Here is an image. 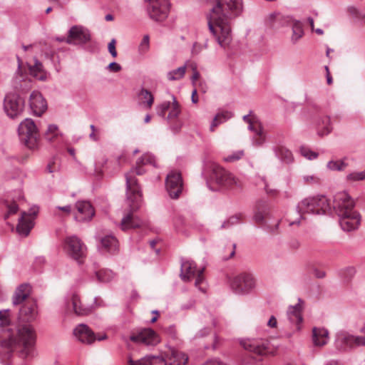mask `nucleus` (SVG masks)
Returning a JSON list of instances; mask_svg holds the SVG:
<instances>
[{
  "label": "nucleus",
  "mask_w": 365,
  "mask_h": 365,
  "mask_svg": "<svg viewBox=\"0 0 365 365\" xmlns=\"http://www.w3.org/2000/svg\"><path fill=\"white\" fill-rule=\"evenodd\" d=\"M213 6L208 18V27L220 47L226 48L232 41V24L242 10V0H207Z\"/></svg>",
  "instance_id": "nucleus-1"
},
{
  "label": "nucleus",
  "mask_w": 365,
  "mask_h": 365,
  "mask_svg": "<svg viewBox=\"0 0 365 365\" xmlns=\"http://www.w3.org/2000/svg\"><path fill=\"white\" fill-rule=\"evenodd\" d=\"M148 164L157 167L155 157L150 153L142 155L136 162L137 166L125 174L127 208L125 210V214L120 222L123 230L140 227L143 225V221L134 215V212L141 207L143 203L141 191L135 175L144 174L145 170L141 166Z\"/></svg>",
  "instance_id": "nucleus-2"
},
{
  "label": "nucleus",
  "mask_w": 365,
  "mask_h": 365,
  "mask_svg": "<svg viewBox=\"0 0 365 365\" xmlns=\"http://www.w3.org/2000/svg\"><path fill=\"white\" fill-rule=\"evenodd\" d=\"M36 336L31 325L19 324L16 332L0 342V361L9 364L14 352L22 359L34 356Z\"/></svg>",
  "instance_id": "nucleus-3"
},
{
  "label": "nucleus",
  "mask_w": 365,
  "mask_h": 365,
  "mask_svg": "<svg viewBox=\"0 0 365 365\" xmlns=\"http://www.w3.org/2000/svg\"><path fill=\"white\" fill-rule=\"evenodd\" d=\"M333 211L339 217V224L341 229L346 232L355 230L359 227L361 217L354 210V201L346 192L336 193L331 203V213Z\"/></svg>",
  "instance_id": "nucleus-4"
},
{
  "label": "nucleus",
  "mask_w": 365,
  "mask_h": 365,
  "mask_svg": "<svg viewBox=\"0 0 365 365\" xmlns=\"http://www.w3.org/2000/svg\"><path fill=\"white\" fill-rule=\"evenodd\" d=\"M30 293V285L24 283L17 287L12 297L14 306L23 304L18 316V319L22 322H33L38 315L36 302L29 298Z\"/></svg>",
  "instance_id": "nucleus-5"
},
{
  "label": "nucleus",
  "mask_w": 365,
  "mask_h": 365,
  "mask_svg": "<svg viewBox=\"0 0 365 365\" xmlns=\"http://www.w3.org/2000/svg\"><path fill=\"white\" fill-rule=\"evenodd\" d=\"M153 359H158L164 365H189L187 354L175 349H170L164 355L150 354L138 360H133L131 357H129L127 365H152Z\"/></svg>",
  "instance_id": "nucleus-6"
},
{
  "label": "nucleus",
  "mask_w": 365,
  "mask_h": 365,
  "mask_svg": "<svg viewBox=\"0 0 365 365\" xmlns=\"http://www.w3.org/2000/svg\"><path fill=\"white\" fill-rule=\"evenodd\" d=\"M205 171L209 175L207 185L211 190H217L211 187V183H215L220 187L230 188L233 186L240 187L241 183L231 173L221 168L215 162H209L205 165Z\"/></svg>",
  "instance_id": "nucleus-7"
},
{
  "label": "nucleus",
  "mask_w": 365,
  "mask_h": 365,
  "mask_svg": "<svg viewBox=\"0 0 365 365\" xmlns=\"http://www.w3.org/2000/svg\"><path fill=\"white\" fill-rule=\"evenodd\" d=\"M180 277L184 282H190L195 279V286L202 292H206L204 282V267H197L195 262L189 259L182 258Z\"/></svg>",
  "instance_id": "nucleus-8"
},
{
  "label": "nucleus",
  "mask_w": 365,
  "mask_h": 365,
  "mask_svg": "<svg viewBox=\"0 0 365 365\" xmlns=\"http://www.w3.org/2000/svg\"><path fill=\"white\" fill-rule=\"evenodd\" d=\"M18 133L21 141L27 148L31 150L37 148L39 135L32 119L26 118L22 121L18 128Z\"/></svg>",
  "instance_id": "nucleus-9"
},
{
  "label": "nucleus",
  "mask_w": 365,
  "mask_h": 365,
  "mask_svg": "<svg viewBox=\"0 0 365 365\" xmlns=\"http://www.w3.org/2000/svg\"><path fill=\"white\" fill-rule=\"evenodd\" d=\"M230 286L235 294L245 295L249 294L255 287V280L252 274L242 272L230 280Z\"/></svg>",
  "instance_id": "nucleus-10"
},
{
  "label": "nucleus",
  "mask_w": 365,
  "mask_h": 365,
  "mask_svg": "<svg viewBox=\"0 0 365 365\" xmlns=\"http://www.w3.org/2000/svg\"><path fill=\"white\" fill-rule=\"evenodd\" d=\"M335 346L340 351L363 346H365V336H354L346 331H340L336 335Z\"/></svg>",
  "instance_id": "nucleus-11"
},
{
  "label": "nucleus",
  "mask_w": 365,
  "mask_h": 365,
  "mask_svg": "<svg viewBox=\"0 0 365 365\" xmlns=\"http://www.w3.org/2000/svg\"><path fill=\"white\" fill-rule=\"evenodd\" d=\"M64 250L68 255L79 264L83 262L86 248L79 238L76 236L66 237L64 241Z\"/></svg>",
  "instance_id": "nucleus-12"
},
{
  "label": "nucleus",
  "mask_w": 365,
  "mask_h": 365,
  "mask_svg": "<svg viewBox=\"0 0 365 365\" xmlns=\"http://www.w3.org/2000/svg\"><path fill=\"white\" fill-rule=\"evenodd\" d=\"M149 3L148 13L150 19L155 21H163L170 11L169 0H145Z\"/></svg>",
  "instance_id": "nucleus-13"
},
{
  "label": "nucleus",
  "mask_w": 365,
  "mask_h": 365,
  "mask_svg": "<svg viewBox=\"0 0 365 365\" xmlns=\"http://www.w3.org/2000/svg\"><path fill=\"white\" fill-rule=\"evenodd\" d=\"M24 100L16 93L7 94L4 101V109L11 118H17L24 110Z\"/></svg>",
  "instance_id": "nucleus-14"
},
{
  "label": "nucleus",
  "mask_w": 365,
  "mask_h": 365,
  "mask_svg": "<svg viewBox=\"0 0 365 365\" xmlns=\"http://www.w3.org/2000/svg\"><path fill=\"white\" fill-rule=\"evenodd\" d=\"M38 212L37 207H31L28 212H22L16 226V232L19 235L26 237L34 226V218Z\"/></svg>",
  "instance_id": "nucleus-15"
},
{
  "label": "nucleus",
  "mask_w": 365,
  "mask_h": 365,
  "mask_svg": "<svg viewBox=\"0 0 365 365\" xmlns=\"http://www.w3.org/2000/svg\"><path fill=\"white\" fill-rule=\"evenodd\" d=\"M165 187L172 198H178L182 190L181 173L176 170L170 171L165 179Z\"/></svg>",
  "instance_id": "nucleus-16"
},
{
  "label": "nucleus",
  "mask_w": 365,
  "mask_h": 365,
  "mask_svg": "<svg viewBox=\"0 0 365 365\" xmlns=\"http://www.w3.org/2000/svg\"><path fill=\"white\" fill-rule=\"evenodd\" d=\"M130 340L147 346H155L160 342V337L152 329H143L133 333Z\"/></svg>",
  "instance_id": "nucleus-17"
},
{
  "label": "nucleus",
  "mask_w": 365,
  "mask_h": 365,
  "mask_svg": "<svg viewBox=\"0 0 365 365\" xmlns=\"http://www.w3.org/2000/svg\"><path fill=\"white\" fill-rule=\"evenodd\" d=\"M89 31L81 26H73L68 32L66 43L68 44H83L90 40Z\"/></svg>",
  "instance_id": "nucleus-18"
},
{
  "label": "nucleus",
  "mask_w": 365,
  "mask_h": 365,
  "mask_svg": "<svg viewBox=\"0 0 365 365\" xmlns=\"http://www.w3.org/2000/svg\"><path fill=\"white\" fill-rule=\"evenodd\" d=\"M97 249L102 254L116 255L119 252L118 240L113 235H106L99 239Z\"/></svg>",
  "instance_id": "nucleus-19"
},
{
  "label": "nucleus",
  "mask_w": 365,
  "mask_h": 365,
  "mask_svg": "<svg viewBox=\"0 0 365 365\" xmlns=\"http://www.w3.org/2000/svg\"><path fill=\"white\" fill-rule=\"evenodd\" d=\"M317 202V201L313 198V196L307 197L300 201L297 205V211L299 215V217L294 221L289 220V225H299L303 214L307 213L315 215L316 210L314 205Z\"/></svg>",
  "instance_id": "nucleus-20"
},
{
  "label": "nucleus",
  "mask_w": 365,
  "mask_h": 365,
  "mask_svg": "<svg viewBox=\"0 0 365 365\" xmlns=\"http://www.w3.org/2000/svg\"><path fill=\"white\" fill-rule=\"evenodd\" d=\"M29 105L33 113L37 116H41L47 110L46 101L38 91H34L31 93Z\"/></svg>",
  "instance_id": "nucleus-21"
},
{
  "label": "nucleus",
  "mask_w": 365,
  "mask_h": 365,
  "mask_svg": "<svg viewBox=\"0 0 365 365\" xmlns=\"http://www.w3.org/2000/svg\"><path fill=\"white\" fill-rule=\"evenodd\" d=\"M173 102H171V107L169 109V113L166 118V120L170 124V129L177 133L180 130L182 126L181 123L178 120V116L180 113V107L176 98L173 96Z\"/></svg>",
  "instance_id": "nucleus-22"
},
{
  "label": "nucleus",
  "mask_w": 365,
  "mask_h": 365,
  "mask_svg": "<svg viewBox=\"0 0 365 365\" xmlns=\"http://www.w3.org/2000/svg\"><path fill=\"white\" fill-rule=\"evenodd\" d=\"M292 17L285 16L279 13H271L265 19V24L272 30H278L282 27L288 26Z\"/></svg>",
  "instance_id": "nucleus-23"
},
{
  "label": "nucleus",
  "mask_w": 365,
  "mask_h": 365,
  "mask_svg": "<svg viewBox=\"0 0 365 365\" xmlns=\"http://www.w3.org/2000/svg\"><path fill=\"white\" fill-rule=\"evenodd\" d=\"M77 212L75 220L80 222H88L91 220V202L88 200H79L76 203Z\"/></svg>",
  "instance_id": "nucleus-24"
},
{
  "label": "nucleus",
  "mask_w": 365,
  "mask_h": 365,
  "mask_svg": "<svg viewBox=\"0 0 365 365\" xmlns=\"http://www.w3.org/2000/svg\"><path fill=\"white\" fill-rule=\"evenodd\" d=\"M66 309L78 316L87 315L90 312V309L82 304L79 297L76 294H72L66 301Z\"/></svg>",
  "instance_id": "nucleus-25"
},
{
  "label": "nucleus",
  "mask_w": 365,
  "mask_h": 365,
  "mask_svg": "<svg viewBox=\"0 0 365 365\" xmlns=\"http://www.w3.org/2000/svg\"><path fill=\"white\" fill-rule=\"evenodd\" d=\"M302 299H299V303L294 306H290L287 310V318L289 322L296 325V329L299 331L301 329V324L303 318L302 314V307L301 303Z\"/></svg>",
  "instance_id": "nucleus-26"
},
{
  "label": "nucleus",
  "mask_w": 365,
  "mask_h": 365,
  "mask_svg": "<svg viewBox=\"0 0 365 365\" xmlns=\"http://www.w3.org/2000/svg\"><path fill=\"white\" fill-rule=\"evenodd\" d=\"M269 206L265 201H259L256 204L253 219L259 225H264L269 215Z\"/></svg>",
  "instance_id": "nucleus-27"
},
{
  "label": "nucleus",
  "mask_w": 365,
  "mask_h": 365,
  "mask_svg": "<svg viewBox=\"0 0 365 365\" xmlns=\"http://www.w3.org/2000/svg\"><path fill=\"white\" fill-rule=\"evenodd\" d=\"M14 88L21 93H26L32 88V81L26 75L17 73L12 80Z\"/></svg>",
  "instance_id": "nucleus-28"
},
{
  "label": "nucleus",
  "mask_w": 365,
  "mask_h": 365,
  "mask_svg": "<svg viewBox=\"0 0 365 365\" xmlns=\"http://www.w3.org/2000/svg\"><path fill=\"white\" fill-rule=\"evenodd\" d=\"M288 26H290L292 29L289 41L292 45H296L304 36L302 24L300 21L292 18Z\"/></svg>",
  "instance_id": "nucleus-29"
},
{
  "label": "nucleus",
  "mask_w": 365,
  "mask_h": 365,
  "mask_svg": "<svg viewBox=\"0 0 365 365\" xmlns=\"http://www.w3.org/2000/svg\"><path fill=\"white\" fill-rule=\"evenodd\" d=\"M313 198L317 201L314 205L315 215L331 214V202L330 200L324 195L313 196Z\"/></svg>",
  "instance_id": "nucleus-30"
},
{
  "label": "nucleus",
  "mask_w": 365,
  "mask_h": 365,
  "mask_svg": "<svg viewBox=\"0 0 365 365\" xmlns=\"http://www.w3.org/2000/svg\"><path fill=\"white\" fill-rule=\"evenodd\" d=\"M73 334L80 342L86 344H91V329L88 325L78 324L73 329Z\"/></svg>",
  "instance_id": "nucleus-31"
},
{
  "label": "nucleus",
  "mask_w": 365,
  "mask_h": 365,
  "mask_svg": "<svg viewBox=\"0 0 365 365\" xmlns=\"http://www.w3.org/2000/svg\"><path fill=\"white\" fill-rule=\"evenodd\" d=\"M312 341L316 346H324L329 341V331L322 327L312 329Z\"/></svg>",
  "instance_id": "nucleus-32"
},
{
  "label": "nucleus",
  "mask_w": 365,
  "mask_h": 365,
  "mask_svg": "<svg viewBox=\"0 0 365 365\" xmlns=\"http://www.w3.org/2000/svg\"><path fill=\"white\" fill-rule=\"evenodd\" d=\"M252 132L254 133L251 138L252 145L254 147H262L267 140L266 133L264 132L262 124L257 125L252 130Z\"/></svg>",
  "instance_id": "nucleus-33"
},
{
  "label": "nucleus",
  "mask_w": 365,
  "mask_h": 365,
  "mask_svg": "<svg viewBox=\"0 0 365 365\" xmlns=\"http://www.w3.org/2000/svg\"><path fill=\"white\" fill-rule=\"evenodd\" d=\"M139 104L145 108H150L154 102L153 94L147 89L142 88L138 94Z\"/></svg>",
  "instance_id": "nucleus-34"
},
{
  "label": "nucleus",
  "mask_w": 365,
  "mask_h": 365,
  "mask_svg": "<svg viewBox=\"0 0 365 365\" xmlns=\"http://www.w3.org/2000/svg\"><path fill=\"white\" fill-rule=\"evenodd\" d=\"M29 71L31 76L41 81H45L47 79V74L43 70V64L37 59L35 60L34 65L30 66Z\"/></svg>",
  "instance_id": "nucleus-35"
},
{
  "label": "nucleus",
  "mask_w": 365,
  "mask_h": 365,
  "mask_svg": "<svg viewBox=\"0 0 365 365\" xmlns=\"http://www.w3.org/2000/svg\"><path fill=\"white\" fill-rule=\"evenodd\" d=\"M317 134L319 136L327 135L331 133L332 127L330 118L328 116L321 118L317 125Z\"/></svg>",
  "instance_id": "nucleus-36"
},
{
  "label": "nucleus",
  "mask_w": 365,
  "mask_h": 365,
  "mask_svg": "<svg viewBox=\"0 0 365 365\" xmlns=\"http://www.w3.org/2000/svg\"><path fill=\"white\" fill-rule=\"evenodd\" d=\"M275 156L281 161L286 163L292 162L293 157L292 152L282 145H277L273 148Z\"/></svg>",
  "instance_id": "nucleus-37"
},
{
  "label": "nucleus",
  "mask_w": 365,
  "mask_h": 365,
  "mask_svg": "<svg viewBox=\"0 0 365 365\" xmlns=\"http://www.w3.org/2000/svg\"><path fill=\"white\" fill-rule=\"evenodd\" d=\"M233 116V114L230 111H224L222 113H217L215 118H213L210 126V130L211 132H214L215 130V128L220 125L221 123L227 121L230 118H231Z\"/></svg>",
  "instance_id": "nucleus-38"
},
{
  "label": "nucleus",
  "mask_w": 365,
  "mask_h": 365,
  "mask_svg": "<svg viewBox=\"0 0 365 365\" xmlns=\"http://www.w3.org/2000/svg\"><path fill=\"white\" fill-rule=\"evenodd\" d=\"M244 348L250 351L262 354L266 349L264 343L259 342L255 340H247L242 343Z\"/></svg>",
  "instance_id": "nucleus-39"
},
{
  "label": "nucleus",
  "mask_w": 365,
  "mask_h": 365,
  "mask_svg": "<svg viewBox=\"0 0 365 365\" xmlns=\"http://www.w3.org/2000/svg\"><path fill=\"white\" fill-rule=\"evenodd\" d=\"M95 275L99 282L106 283L113 280L115 274L108 269H101L95 272Z\"/></svg>",
  "instance_id": "nucleus-40"
},
{
  "label": "nucleus",
  "mask_w": 365,
  "mask_h": 365,
  "mask_svg": "<svg viewBox=\"0 0 365 365\" xmlns=\"http://www.w3.org/2000/svg\"><path fill=\"white\" fill-rule=\"evenodd\" d=\"M186 68V64H185L176 69L168 71L166 74L167 79L170 81H179L182 79L185 76Z\"/></svg>",
  "instance_id": "nucleus-41"
},
{
  "label": "nucleus",
  "mask_w": 365,
  "mask_h": 365,
  "mask_svg": "<svg viewBox=\"0 0 365 365\" xmlns=\"http://www.w3.org/2000/svg\"><path fill=\"white\" fill-rule=\"evenodd\" d=\"M348 166L344 160H330L327 164V169L332 171H343Z\"/></svg>",
  "instance_id": "nucleus-42"
},
{
  "label": "nucleus",
  "mask_w": 365,
  "mask_h": 365,
  "mask_svg": "<svg viewBox=\"0 0 365 365\" xmlns=\"http://www.w3.org/2000/svg\"><path fill=\"white\" fill-rule=\"evenodd\" d=\"M243 120L248 123V129L250 131L254 130L257 125H261V123L259 121L257 117L255 115H252V111H250L248 115L243 116Z\"/></svg>",
  "instance_id": "nucleus-43"
},
{
  "label": "nucleus",
  "mask_w": 365,
  "mask_h": 365,
  "mask_svg": "<svg viewBox=\"0 0 365 365\" xmlns=\"http://www.w3.org/2000/svg\"><path fill=\"white\" fill-rule=\"evenodd\" d=\"M347 11L349 14L357 21L361 22V24H365V12L360 11L356 7L354 6H350L347 8Z\"/></svg>",
  "instance_id": "nucleus-44"
},
{
  "label": "nucleus",
  "mask_w": 365,
  "mask_h": 365,
  "mask_svg": "<svg viewBox=\"0 0 365 365\" xmlns=\"http://www.w3.org/2000/svg\"><path fill=\"white\" fill-rule=\"evenodd\" d=\"M150 50V36L148 34L143 36L140 43L138 46V52L140 54L143 55L148 52Z\"/></svg>",
  "instance_id": "nucleus-45"
},
{
  "label": "nucleus",
  "mask_w": 365,
  "mask_h": 365,
  "mask_svg": "<svg viewBox=\"0 0 365 365\" xmlns=\"http://www.w3.org/2000/svg\"><path fill=\"white\" fill-rule=\"evenodd\" d=\"M58 135V128L55 124H51L48 126L47 130L45 133V138L48 141H52Z\"/></svg>",
  "instance_id": "nucleus-46"
},
{
  "label": "nucleus",
  "mask_w": 365,
  "mask_h": 365,
  "mask_svg": "<svg viewBox=\"0 0 365 365\" xmlns=\"http://www.w3.org/2000/svg\"><path fill=\"white\" fill-rule=\"evenodd\" d=\"M171 107L170 101H164L161 104L157 106L156 107V113L157 115L162 117L164 120H166V112L169 110Z\"/></svg>",
  "instance_id": "nucleus-47"
},
{
  "label": "nucleus",
  "mask_w": 365,
  "mask_h": 365,
  "mask_svg": "<svg viewBox=\"0 0 365 365\" xmlns=\"http://www.w3.org/2000/svg\"><path fill=\"white\" fill-rule=\"evenodd\" d=\"M302 180L304 184L309 185H319L321 183V178L317 174L304 175L302 176Z\"/></svg>",
  "instance_id": "nucleus-48"
},
{
  "label": "nucleus",
  "mask_w": 365,
  "mask_h": 365,
  "mask_svg": "<svg viewBox=\"0 0 365 365\" xmlns=\"http://www.w3.org/2000/svg\"><path fill=\"white\" fill-rule=\"evenodd\" d=\"M299 151L301 155L308 160L316 159L319 155L318 153L312 150L307 146H302Z\"/></svg>",
  "instance_id": "nucleus-49"
},
{
  "label": "nucleus",
  "mask_w": 365,
  "mask_h": 365,
  "mask_svg": "<svg viewBox=\"0 0 365 365\" xmlns=\"http://www.w3.org/2000/svg\"><path fill=\"white\" fill-rule=\"evenodd\" d=\"M356 272L354 267H347L340 271V274L346 280L349 281L354 277Z\"/></svg>",
  "instance_id": "nucleus-50"
},
{
  "label": "nucleus",
  "mask_w": 365,
  "mask_h": 365,
  "mask_svg": "<svg viewBox=\"0 0 365 365\" xmlns=\"http://www.w3.org/2000/svg\"><path fill=\"white\" fill-rule=\"evenodd\" d=\"M5 205L7 208V212L4 215V219L6 220L11 215H14L19 210V206L16 203V202H9L8 201L5 202Z\"/></svg>",
  "instance_id": "nucleus-51"
},
{
  "label": "nucleus",
  "mask_w": 365,
  "mask_h": 365,
  "mask_svg": "<svg viewBox=\"0 0 365 365\" xmlns=\"http://www.w3.org/2000/svg\"><path fill=\"white\" fill-rule=\"evenodd\" d=\"M365 179V170L363 171H354L346 176V180L350 182L363 180Z\"/></svg>",
  "instance_id": "nucleus-52"
},
{
  "label": "nucleus",
  "mask_w": 365,
  "mask_h": 365,
  "mask_svg": "<svg viewBox=\"0 0 365 365\" xmlns=\"http://www.w3.org/2000/svg\"><path fill=\"white\" fill-rule=\"evenodd\" d=\"M243 155L244 151L242 150H236L225 157V160L227 162H235L241 159Z\"/></svg>",
  "instance_id": "nucleus-53"
},
{
  "label": "nucleus",
  "mask_w": 365,
  "mask_h": 365,
  "mask_svg": "<svg viewBox=\"0 0 365 365\" xmlns=\"http://www.w3.org/2000/svg\"><path fill=\"white\" fill-rule=\"evenodd\" d=\"M240 222V217L237 215L230 217L227 221H225L221 225V228H228Z\"/></svg>",
  "instance_id": "nucleus-54"
},
{
  "label": "nucleus",
  "mask_w": 365,
  "mask_h": 365,
  "mask_svg": "<svg viewBox=\"0 0 365 365\" xmlns=\"http://www.w3.org/2000/svg\"><path fill=\"white\" fill-rule=\"evenodd\" d=\"M115 43H116L115 39L113 38L110 41V42L108 43V49L109 53L114 58L117 56V51L115 49Z\"/></svg>",
  "instance_id": "nucleus-55"
},
{
  "label": "nucleus",
  "mask_w": 365,
  "mask_h": 365,
  "mask_svg": "<svg viewBox=\"0 0 365 365\" xmlns=\"http://www.w3.org/2000/svg\"><path fill=\"white\" fill-rule=\"evenodd\" d=\"M107 68L113 72H118L122 69V67L119 63L112 62L107 66Z\"/></svg>",
  "instance_id": "nucleus-56"
},
{
  "label": "nucleus",
  "mask_w": 365,
  "mask_h": 365,
  "mask_svg": "<svg viewBox=\"0 0 365 365\" xmlns=\"http://www.w3.org/2000/svg\"><path fill=\"white\" fill-rule=\"evenodd\" d=\"M210 330L207 327H205L200 330L195 335V338L203 337L209 334Z\"/></svg>",
  "instance_id": "nucleus-57"
},
{
  "label": "nucleus",
  "mask_w": 365,
  "mask_h": 365,
  "mask_svg": "<svg viewBox=\"0 0 365 365\" xmlns=\"http://www.w3.org/2000/svg\"><path fill=\"white\" fill-rule=\"evenodd\" d=\"M204 365H227V364L217 359H210V360L206 361Z\"/></svg>",
  "instance_id": "nucleus-58"
},
{
  "label": "nucleus",
  "mask_w": 365,
  "mask_h": 365,
  "mask_svg": "<svg viewBox=\"0 0 365 365\" xmlns=\"http://www.w3.org/2000/svg\"><path fill=\"white\" fill-rule=\"evenodd\" d=\"M262 180H263L264 182V190L265 192L269 194V195H275L277 193V190H274V189H269V186H268V184L265 180L264 178H262Z\"/></svg>",
  "instance_id": "nucleus-59"
},
{
  "label": "nucleus",
  "mask_w": 365,
  "mask_h": 365,
  "mask_svg": "<svg viewBox=\"0 0 365 365\" xmlns=\"http://www.w3.org/2000/svg\"><path fill=\"white\" fill-rule=\"evenodd\" d=\"M199 78H200V73L197 71L196 68H193V73H192V76L191 77L192 83L193 85H195L196 81L198 80Z\"/></svg>",
  "instance_id": "nucleus-60"
},
{
  "label": "nucleus",
  "mask_w": 365,
  "mask_h": 365,
  "mask_svg": "<svg viewBox=\"0 0 365 365\" xmlns=\"http://www.w3.org/2000/svg\"><path fill=\"white\" fill-rule=\"evenodd\" d=\"M277 322L276 318L274 316H272L267 322V326L271 328H274L277 327Z\"/></svg>",
  "instance_id": "nucleus-61"
},
{
  "label": "nucleus",
  "mask_w": 365,
  "mask_h": 365,
  "mask_svg": "<svg viewBox=\"0 0 365 365\" xmlns=\"http://www.w3.org/2000/svg\"><path fill=\"white\" fill-rule=\"evenodd\" d=\"M9 309L0 310V320L6 321L9 316Z\"/></svg>",
  "instance_id": "nucleus-62"
},
{
  "label": "nucleus",
  "mask_w": 365,
  "mask_h": 365,
  "mask_svg": "<svg viewBox=\"0 0 365 365\" xmlns=\"http://www.w3.org/2000/svg\"><path fill=\"white\" fill-rule=\"evenodd\" d=\"M56 208L59 210L66 212L67 214H70L72 210V207L70 205L66 206H58Z\"/></svg>",
  "instance_id": "nucleus-63"
},
{
  "label": "nucleus",
  "mask_w": 365,
  "mask_h": 365,
  "mask_svg": "<svg viewBox=\"0 0 365 365\" xmlns=\"http://www.w3.org/2000/svg\"><path fill=\"white\" fill-rule=\"evenodd\" d=\"M314 273L315 277L317 278H319V279L324 278L326 275V274L324 271L319 270V269H315Z\"/></svg>",
  "instance_id": "nucleus-64"
}]
</instances>
